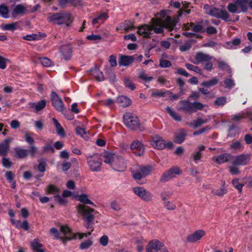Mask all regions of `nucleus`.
<instances>
[{
	"mask_svg": "<svg viewBox=\"0 0 252 252\" xmlns=\"http://www.w3.org/2000/svg\"><path fill=\"white\" fill-rule=\"evenodd\" d=\"M152 32L150 24H144L138 27L137 32L144 37H149Z\"/></svg>",
	"mask_w": 252,
	"mask_h": 252,
	"instance_id": "nucleus-20",
	"label": "nucleus"
},
{
	"mask_svg": "<svg viewBox=\"0 0 252 252\" xmlns=\"http://www.w3.org/2000/svg\"><path fill=\"white\" fill-rule=\"evenodd\" d=\"M194 59L195 60V63H199L210 61L213 59V57L202 52H199L196 54Z\"/></svg>",
	"mask_w": 252,
	"mask_h": 252,
	"instance_id": "nucleus-24",
	"label": "nucleus"
},
{
	"mask_svg": "<svg viewBox=\"0 0 252 252\" xmlns=\"http://www.w3.org/2000/svg\"><path fill=\"white\" fill-rule=\"evenodd\" d=\"M26 10V7L22 5L19 4L16 5L13 9L11 12L12 17H16L18 16H22Z\"/></svg>",
	"mask_w": 252,
	"mask_h": 252,
	"instance_id": "nucleus-26",
	"label": "nucleus"
},
{
	"mask_svg": "<svg viewBox=\"0 0 252 252\" xmlns=\"http://www.w3.org/2000/svg\"><path fill=\"white\" fill-rule=\"evenodd\" d=\"M110 207L112 209L116 211H119L122 209L120 203L116 200H113L111 202Z\"/></svg>",
	"mask_w": 252,
	"mask_h": 252,
	"instance_id": "nucleus-54",
	"label": "nucleus"
},
{
	"mask_svg": "<svg viewBox=\"0 0 252 252\" xmlns=\"http://www.w3.org/2000/svg\"><path fill=\"white\" fill-rule=\"evenodd\" d=\"M108 16L107 13H100L96 16L95 18L93 19L92 20V23L94 26L96 24H102L106 20L108 19Z\"/></svg>",
	"mask_w": 252,
	"mask_h": 252,
	"instance_id": "nucleus-27",
	"label": "nucleus"
},
{
	"mask_svg": "<svg viewBox=\"0 0 252 252\" xmlns=\"http://www.w3.org/2000/svg\"><path fill=\"white\" fill-rule=\"evenodd\" d=\"M159 65L161 67H168L171 65V63L168 60H162L160 61Z\"/></svg>",
	"mask_w": 252,
	"mask_h": 252,
	"instance_id": "nucleus-64",
	"label": "nucleus"
},
{
	"mask_svg": "<svg viewBox=\"0 0 252 252\" xmlns=\"http://www.w3.org/2000/svg\"><path fill=\"white\" fill-rule=\"evenodd\" d=\"M139 78L148 82H150L153 79V77L152 76H149L143 70L139 72Z\"/></svg>",
	"mask_w": 252,
	"mask_h": 252,
	"instance_id": "nucleus-51",
	"label": "nucleus"
},
{
	"mask_svg": "<svg viewBox=\"0 0 252 252\" xmlns=\"http://www.w3.org/2000/svg\"><path fill=\"white\" fill-rule=\"evenodd\" d=\"M116 102L120 106L123 107L128 106L131 103L130 99L125 96H120L118 97Z\"/></svg>",
	"mask_w": 252,
	"mask_h": 252,
	"instance_id": "nucleus-32",
	"label": "nucleus"
},
{
	"mask_svg": "<svg viewBox=\"0 0 252 252\" xmlns=\"http://www.w3.org/2000/svg\"><path fill=\"white\" fill-rule=\"evenodd\" d=\"M41 38V34H32L27 35L24 37V39L27 40H37Z\"/></svg>",
	"mask_w": 252,
	"mask_h": 252,
	"instance_id": "nucleus-50",
	"label": "nucleus"
},
{
	"mask_svg": "<svg viewBox=\"0 0 252 252\" xmlns=\"http://www.w3.org/2000/svg\"><path fill=\"white\" fill-rule=\"evenodd\" d=\"M151 30L155 33H162L164 32V29L166 28L169 31L172 30L175 25L174 21L170 17L165 18L164 22L162 19L153 18L150 23Z\"/></svg>",
	"mask_w": 252,
	"mask_h": 252,
	"instance_id": "nucleus-2",
	"label": "nucleus"
},
{
	"mask_svg": "<svg viewBox=\"0 0 252 252\" xmlns=\"http://www.w3.org/2000/svg\"><path fill=\"white\" fill-rule=\"evenodd\" d=\"M49 22L57 25L64 24L66 27L69 26L72 22L70 13L63 12L51 15L48 17Z\"/></svg>",
	"mask_w": 252,
	"mask_h": 252,
	"instance_id": "nucleus-3",
	"label": "nucleus"
},
{
	"mask_svg": "<svg viewBox=\"0 0 252 252\" xmlns=\"http://www.w3.org/2000/svg\"><path fill=\"white\" fill-rule=\"evenodd\" d=\"M130 149L139 156L142 155L145 151L143 144L138 140H135L131 144Z\"/></svg>",
	"mask_w": 252,
	"mask_h": 252,
	"instance_id": "nucleus-18",
	"label": "nucleus"
},
{
	"mask_svg": "<svg viewBox=\"0 0 252 252\" xmlns=\"http://www.w3.org/2000/svg\"><path fill=\"white\" fill-rule=\"evenodd\" d=\"M181 173L182 171L178 167H175L172 168L162 174L160 177V181L161 182H167Z\"/></svg>",
	"mask_w": 252,
	"mask_h": 252,
	"instance_id": "nucleus-12",
	"label": "nucleus"
},
{
	"mask_svg": "<svg viewBox=\"0 0 252 252\" xmlns=\"http://www.w3.org/2000/svg\"><path fill=\"white\" fill-rule=\"evenodd\" d=\"M0 16L4 18H8V9L6 6L0 5Z\"/></svg>",
	"mask_w": 252,
	"mask_h": 252,
	"instance_id": "nucleus-46",
	"label": "nucleus"
},
{
	"mask_svg": "<svg viewBox=\"0 0 252 252\" xmlns=\"http://www.w3.org/2000/svg\"><path fill=\"white\" fill-rule=\"evenodd\" d=\"M133 22L130 21H125L120 24V28H123L125 32L132 30L134 28Z\"/></svg>",
	"mask_w": 252,
	"mask_h": 252,
	"instance_id": "nucleus-38",
	"label": "nucleus"
},
{
	"mask_svg": "<svg viewBox=\"0 0 252 252\" xmlns=\"http://www.w3.org/2000/svg\"><path fill=\"white\" fill-rule=\"evenodd\" d=\"M166 110L169 115L176 121H180L182 119L181 117L173 111L169 106L166 107Z\"/></svg>",
	"mask_w": 252,
	"mask_h": 252,
	"instance_id": "nucleus-43",
	"label": "nucleus"
},
{
	"mask_svg": "<svg viewBox=\"0 0 252 252\" xmlns=\"http://www.w3.org/2000/svg\"><path fill=\"white\" fill-rule=\"evenodd\" d=\"M191 48V44L189 42H187L183 45L180 46V50L181 51H186Z\"/></svg>",
	"mask_w": 252,
	"mask_h": 252,
	"instance_id": "nucleus-63",
	"label": "nucleus"
},
{
	"mask_svg": "<svg viewBox=\"0 0 252 252\" xmlns=\"http://www.w3.org/2000/svg\"><path fill=\"white\" fill-rule=\"evenodd\" d=\"M46 101L44 100H40L37 103L31 102L29 103V107L35 112H37L43 109L46 106Z\"/></svg>",
	"mask_w": 252,
	"mask_h": 252,
	"instance_id": "nucleus-25",
	"label": "nucleus"
},
{
	"mask_svg": "<svg viewBox=\"0 0 252 252\" xmlns=\"http://www.w3.org/2000/svg\"><path fill=\"white\" fill-rule=\"evenodd\" d=\"M227 192V189L225 187V183L223 182L221 186L219 189H214L212 190V193L219 196H222Z\"/></svg>",
	"mask_w": 252,
	"mask_h": 252,
	"instance_id": "nucleus-29",
	"label": "nucleus"
},
{
	"mask_svg": "<svg viewBox=\"0 0 252 252\" xmlns=\"http://www.w3.org/2000/svg\"><path fill=\"white\" fill-rule=\"evenodd\" d=\"M41 63L45 67H49L52 65L51 61L47 58L43 57L40 59Z\"/></svg>",
	"mask_w": 252,
	"mask_h": 252,
	"instance_id": "nucleus-55",
	"label": "nucleus"
},
{
	"mask_svg": "<svg viewBox=\"0 0 252 252\" xmlns=\"http://www.w3.org/2000/svg\"><path fill=\"white\" fill-rule=\"evenodd\" d=\"M179 110L185 113H192L197 110H201L206 105L199 102H190L189 100H182L179 102Z\"/></svg>",
	"mask_w": 252,
	"mask_h": 252,
	"instance_id": "nucleus-4",
	"label": "nucleus"
},
{
	"mask_svg": "<svg viewBox=\"0 0 252 252\" xmlns=\"http://www.w3.org/2000/svg\"><path fill=\"white\" fill-rule=\"evenodd\" d=\"M233 1L237 4L240 13L246 12L249 7L252 8V0H233Z\"/></svg>",
	"mask_w": 252,
	"mask_h": 252,
	"instance_id": "nucleus-17",
	"label": "nucleus"
},
{
	"mask_svg": "<svg viewBox=\"0 0 252 252\" xmlns=\"http://www.w3.org/2000/svg\"><path fill=\"white\" fill-rule=\"evenodd\" d=\"M61 52L65 60L69 59L71 55L72 50L69 45L62 46L60 48Z\"/></svg>",
	"mask_w": 252,
	"mask_h": 252,
	"instance_id": "nucleus-30",
	"label": "nucleus"
},
{
	"mask_svg": "<svg viewBox=\"0 0 252 252\" xmlns=\"http://www.w3.org/2000/svg\"><path fill=\"white\" fill-rule=\"evenodd\" d=\"M103 158H104V162L109 164L116 171L122 172L126 168V162L121 157L115 153L108 152H105Z\"/></svg>",
	"mask_w": 252,
	"mask_h": 252,
	"instance_id": "nucleus-1",
	"label": "nucleus"
},
{
	"mask_svg": "<svg viewBox=\"0 0 252 252\" xmlns=\"http://www.w3.org/2000/svg\"><path fill=\"white\" fill-rule=\"evenodd\" d=\"M91 74L98 81L104 80V76L102 72L98 68H94L91 70Z\"/></svg>",
	"mask_w": 252,
	"mask_h": 252,
	"instance_id": "nucleus-39",
	"label": "nucleus"
},
{
	"mask_svg": "<svg viewBox=\"0 0 252 252\" xmlns=\"http://www.w3.org/2000/svg\"><path fill=\"white\" fill-rule=\"evenodd\" d=\"M232 184L234 187L239 192H241L242 191V188L244 186V184L240 183L239 182L238 179H235L232 180Z\"/></svg>",
	"mask_w": 252,
	"mask_h": 252,
	"instance_id": "nucleus-47",
	"label": "nucleus"
},
{
	"mask_svg": "<svg viewBox=\"0 0 252 252\" xmlns=\"http://www.w3.org/2000/svg\"><path fill=\"white\" fill-rule=\"evenodd\" d=\"M218 82L219 79L216 77H214L209 80L203 82L201 84V86L210 88L216 85Z\"/></svg>",
	"mask_w": 252,
	"mask_h": 252,
	"instance_id": "nucleus-40",
	"label": "nucleus"
},
{
	"mask_svg": "<svg viewBox=\"0 0 252 252\" xmlns=\"http://www.w3.org/2000/svg\"><path fill=\"white\" fill-rule=\"evenodd\" d=\"M78 213L81 214L83 218L89 223L94 219V210L90 207L83 204H80L77 207Z\"/></svg>",
	"mask_w": 252,
	"mask_h": 252,
	"instance_id": "nucleus-8",
	"label": "nucleus"
},
{
	"mask_svg": "<svg viewBox=\"0 0 252 252\" xmlns=\"http://www.w3.org/2000/svg\"><path fill=\"white\" fill-rule=\"evenodd\" d=\"M42 152L43 153H46L49 152L51 153H54V149L51 145L47 144L46 145L43 147Z\"/></svg>",
	"mask_w": 252,
	"mask_h": 252,
	"instance_id": "nucleus-59",
	"label": "nucleus"
},
{
	"mask_svg": "<svg viewBox=\"0 0 252 252\" xmlns=\"http://www.w3.org/2000/svg\"><path fill=\"white\" fill-rule=\"evenodd\" d=\"M227 9L232 13H240L239 8L235 2L229 3L227 6Z\"/></svg>",
	"mask_w": 252,
	"mask_h": 252,
	"instance_id": "nucleus-44",
	"label": "nucleus"
},
{
	"mask_svg": "<svg viewBox=\"0 0 252 252\" xmlns=\"http://www.w3.org/2000/svg\"><path fill=\"white\" fill-rule=\"evenodd\" d=\"M87 163L90 170L93 172H98L101 169V160L98 154H94L87 158Z\"/></svg>",
	"mask_w": 252,
	"mask_h": 252,
	"instance_id": "nucleus-7",
	"label": "nucleus"
},
{
	"mask_svg": "<svg viewBox=\"0 0 252 252\" xmlns=\"http://www.w3.org/2000/svg\"><path fill=\"white\" fill-rule=\"evenodd\" d=\"M205 146L200 145L198 147V150L193 153L191 155V158L194 162L197 163L200 160L202 157L201 151L205 150Z\"/></svg>",
	"mask_w": 252,
	"mask_h": 252,
	"instance_id": "nucleus-28",
	"label": "nucleus"
},
{
	"mask_svg": "<svg viewBox=\"0 0 252 252\" xmlns=\"http://www.w3.org/2000/svg\"><path fill=\"white\" fill-rule=\"evenodd\" d=\"M226 102V98L224 96L217 98L215 102V105L218 106H221L225 104Z\"/></svg>",
	"mask_w": 252,
	"mask_h": 252,
	"instance_id": "nucleus-52",
	"label": "nucleus"
},
{
	"mask_svg": "<svg viewBox=\"0 0 252 252\" xmlns=\"http://www.w3.org/2000/svg\"><path fill=\"white\" fill-rule=\"evenodd\" d=\"M93 244L92 241L91 239L87 240L80 244V248L82 250L89 248Z\"/></svg>",
	"mask_w": 252,
	"mask_h": 252,
	"instance_id": "nucleus-57",
	"label": "nucleus"
},
{
	"mask_svg": "<svg viewBox=\"0 0 252 252\" xmlns=\"http://www.w3.org/2000/svg\"><path fill=\"white\" fill-rule=\"evenodd\" d=\"M133 61L132 56H122L119 61V63L122 66H127Z\"/></svg>",
	"mask_w": 252,
	"mask_h": 252,
	"instance_id": "nucleus-36",
	"label": "nucleus"
},
{
	"mask_svg": "<svg viewBox=\"0 0 252 252\" xmlns=\"http://www.w3.org/2000/svg\"><path fill=\"white\" fill-rule=\"evenodd\" d=\"M31 246L34 250L36 251L37 252H44L43 250L40 249L42 247V244L36 239H34L31 243Z\"/></svg>",
	"mask_w": 252,
	"mask_h": 252,
	"instance_id": "nucleus-45",
	"label": "nucleus"
},
{
	"mask_svg": "<svg viewBox=\"0 0 252 252\" xmlns=\"http://www.w3.org/2000/svg\"><path fill=\"white\" fill-rule=\"evenodd\" d=\"M151 145L156 149L160 150L165 148L166 143L161 137L156 135L153 137L151 140Z\"/></svg>",
	"mask_w": 252,
	"mask_h": 252,
	"instance_id": "nucleus-19",
	"label": "nucleus"
},
{
	"mask_svg": "<svg viewBox=\"0 0 252 252\" xmlns=\"http://www.w3.org/2000/svg\"><path fill=\"white\" fill-rule=\"evenodd\" d=\"M174 193L173 190L169 188L164 189L160 193L162 200H167L170 199Z\"/></svg>",
	"mask_w": 252,
	"mask_h": 252,
	"instance_id": "nucleus-35",
	"label": "nucleus"
},
{
	"mask_svg": "<svg viewBox=\"0 0 252 252\" xmlns=\"http://www.w3.org/2000/svg\"><path fill=\"white\" fill-rule=\"evenodd\" d=\"M11 141L10 138L5 139L0 143V155L4 156L7 155L9 150V143Z\"/></svg>",
	"mask_w": 252,
	"mask_h": 252,
	"instance_id": "nucleus-22",
	"label": "nucleus"
},
{
	"mask_svg": "<svg viewBox=\"0 0 252 252\" xmlns=\"http://www.w3.org/2000/svg\"><path fill=\"white\" fill-rule=\"evenodd\" d=\"M153 170V167L152 166L141 167L136 165L131 168L133 178L137 181L149 175Z\"/></svg>",
	"mask_w": 252,
	"mask_h": 252,
	"instance_id": "nucleus-6",
	"label": "nucleus"
},
{
	"mask_svg": "<svg viewBox=\"0 0 252 252\" xmlns=\"http://www.w3.org/2000/svg\"><path fill=\"white\" fill-rule=\"evenodd\" d=\"M132 190L136 195L144 201H149L152 199V194L142 187H135L133 188Z\"/></svg>",
	"mask_w": 252,
	"mask_h": 252,
	"instance_id": "nucleus-11",
	"label": "nucleus"
},
{
	"mask_svg": "<svg viewBox=\"0 0 252 252\" xmlns=\"http://www.w3.org/2000/svg\"><path fill=\"white\" fill-rule=\"evenodd\" d=\"M250 160V156L248 154H241L234 157L232 164L235 166L247 165Z\"/></svg>",
	"mask_w": 252,
	"mask_h": 252,
	"instance_id": "nucleus-15",
	"label": "nucleus"
},
{
	"mask_svg": "<svg viewBox=\"0 0 252 252\" xmlns=\"http://www.w3.org/2000/svg\"><path fill=\"white\" fill-rule=\"evenodd\" d=\"M164 207L169 210H173L175 209L176 206L171 201H170L168 200H164Z\"/></svg>",
	"mask_w": 252,
	"mask_h": 252,
	"instance_id": "nucleus-56",
	"label": "nucleus"
},
{
	"mask_svg": "<svg viewBox=\"0 0 252 252\" xmlns=\"http://www.w3.org/2000/svg\"><path fill=\"white\" fill-rule=\"evenodd\" d=\"M230 149L235 151H242L243 149V146L240 141H232L230 146Z\"/></svg>",
	"mask_w": 252,
	"mask_h": 252,
	"instance_id": "nucleus-42",
	"label": "nucleus"
},
{
	"mask_svg": "<svg viewBox=\"0 0 252 252\" xmlns=\"http://www.w3.org/2000/svg\"><path fill=\"white\" fill-rule=\"evenodd\" d=\"M204 9L206 13L212 16L221 19L226 22L231 21L229 14L224 10L214 7L208 4L204 5Z\"/></svg>",
	"mask_w": 252,
	"mask_h": 252,
	"instance_id": "nucleus-5",
	"label": "nucleus"
},
{
	"mask_svg": "<svg viewBox=\"0 0 252 252\" xmlns=\"http://www.w3.org/2000/svg\"><path fill=\"white\" fill-rule=\"evenodd\" d=\"M52 121L56 127L57 134L62 137H64L65 136V133L63 126L55 118H53Z\"/></svg>",
	"mask_w": 252,
	"mask_h": 252,
	"instance_id": "nucleus-31",
	"label": "nucleus"
},
{
	"mask_svg": "<svg viewBox=\"0 0 252 252\" xmlns=\"http://www.w3.org/2000/svg\"><path fill=\"white\" fill-rule=\"evenodd\" d=\"M124 82L125 86L133 91L135 89V86L132 82L127 77H125L124 79Z\"/></svg>",
	"mask_w": 252,
	"mask_h": 252,
	"instance_id": "nucleus-49",
	"label": "nucleus"
},
{
	"mask_svg": "<svg viewBox=\"0 0 252 252\" xmlns=\"http://www.w3.org/2000/svg\"><path fill=\"white\" fill-rule=\"evenodd\" d=\"M186 67L189 70L194 71L197 73H200L201 70L196 66H194L189 63L186 64Z\"/></svg>",
	"mask_w": 252,
	"mask_h": 252,
	"instance_id": "nucleus-58",
	"label": "nucleus"
},
{
	"mask_svg": "<svg viewBox=\"0 0 252 252\" xmlns=\"http://www.w3.org/2000/svg\"><path fill=\"white\" fill-rule=\"evenodd\" d=\"M61 232L64 235L66 240H71L72 239L78 238L81 239L84 237H87L90 235L91 232H88L87 233H77L76 235H73L70 231V229L67 226L62 225L60 228Z\"/></svg>",
	"mask_w": 252,
	"mask_h": 252,
	"instance_id": "nucleus-10",
	"label": "nucleus"
},
{
	"mask_svg": "<svg viewBox=\"0 0 252 252\" xmlns=\"http://www.w3.org/2000/svg\"><path fill=\"white\" fill-rule=\"evenodd\" d=\"M77 199L82 203L87 204L94 205V203L89 199L87 194L83 193L77 196Z\"/></svg>",
	"mask_w": 252,
	"mask_h": 252,
	"instance_id": "nucleus-41",
	"label": "nucleus"
},
{
	"mask_svg": "<svg viewBox=\"0 0 252 252\" xmlns=\"http://www.w3.org/2000/svg\"><path fill=\"white\" fill-rule=\"evenodd\" d=\"M87 39L91 41H98L101 39V36L97 34H92L87 36Z\"/></svg>",
	"mask_w": 252,
	"mask_h": 252,
	"instance_id": "nucleus-61",
	"label": "nucleus"
},
{
	"mask_svg": "<svg viewBox=\"0 0 252 252\" xmlns=\"http://www.w3.org/2000/svg\"><path fill=\"white\" fill-rule=\"evenodd\" d=\"M208 119H202L201 118H199L195 120H193L191 123L189 124V126L191 127H192L193 128L195 129L203 124H205L208 122Z\"/></svg>",
	"mask_w": 252,
	"mask_h": 252,
	"instance_id": "nucleus-34",
	"label": "nucleus"
},
{
	"mask_svg": "<svg viewBox=\"0 0 252 252\" xmlns=\"http://www.w3.org/2000/svg\"><path fill=\"white\" fill-rule=\"evenodd\" d=\"M224 84L225 85L226 88H228L229 89H231L233 88L234 85L235 83L234 81L231 79H226L224 80Z\"/></svg>",
	"mask_w": 252,
	"mask_h": 252,
	"instance_id": "nucleus-60",
	"label": "nucleus"
},
{
	"mask_svg": "<svg viewBox=\"0 0 252 252\" xmlns=\"http://www.w3.org/2000/svg\"><path fill=\"white\" fill-rule=\"evenodd\" d=\"M164 245L157 240L151 241L147 246V252H161Z\"/></svg>",
	"mask_w": 252,
	"mask_h": 252,
	"instance_id": "nucleus-14",
	"label": "nucleus"
},
{
	"mask_svg": "<svg viewBox=\"0 0 252 252\" xmlns=\"http://www.w3.org/2000/svg\"><path fill=\"white\" fill-rule=\"evenodd\" d=\"M18 27L17 23H12L11 24H5L2 26V29L4 30L13 31Z\"/></svg>",
	"mask_w": 252,
	"mask_h": 252,
	"instance_id": "nucleus-48",
	"label": "nucleus"
},
{
	"mask_svg": "<svg viewBox=\"0 0 252 252\" xmlns=\"http://www.w3.org/2000/svg\"><path fill=\"white\" fill-rule=\"evenodd\" d=\"M123 120L125 124L130 129H135L139 126V121L138 117L130 113L125 114Z\"/></svg>",
	"mask_w": 252,
	"mask_h": 252,
	"instance_id": "nucleus-9",
	"label": "nucleus"
},
{
	"mask_svg": "<svg viewBox=\"0 0 252 252\" xmlns=\"http://www.w3.org/2000/svg\"><path fill=\"white\" fill-rule=\"evenodd\" d=\"M51 101L55 108L60 112L63 110L64 105L63 102L59 95L55 92H52L51 95Z\"/></svg>",
	"mask_w": 252,
	"mask_h": 252,
	"instance_id": "nucleus-16",
	"label": "nucleus"
},
{
	"mask_svg": "<svg viewBox=\"0 0 252 252\" xmlns=\"http://www.w3.org/2000/svg\"><path fill=\"white\" fill-rule=\"evenodd\" d=\"M205 231L203 229H198L189 234L186 238L189 243H196L200 241L205 235Z\"/></svg>",
	"mask_w": 252,
	"mask_h": 252,
	"instance_id": "nucleus-13",
	"label": "nucleus"
},
{
	"mask_svg": "<svg viewBox=\"0 0 252 252\" xmlns=\"http://www.w3.org/2000/svg\"><path fill=\"white\" fill-rule=\"evenodd\" d=\"M45 192L47 194H53L55 196L59 193L60 189L56 186L49 185L46 188Z\"/></svg>",
	"mask_w": 252,
	"mask_h": 252,
	"instance_id": "nucleus-37",
	"label": "nucleus"
},
{
	"mask_svg": "<svg viewBox=\"0 0 252 252\" xmlns=\"http://www.w3.org/2000/svg\"><path fill=\"white\" fill-rule=\"evenodd\" d=\"M218 63L219 68L222 70H227L229 73L231 72V69L226 63L221 61H218Z\"/></svg>",
	"mask_w": 252,
	"mask_h": 252,
	"instance_id": "nucleus-53",
	"label": "nucleus"
},
{
	"mask_svg": "<svg viewBox=\"0 0 252 252\" xmlns=\"http://www.w3.org/2000/svg\"><path fill=\"white\" fill-rule=\"evenodd\" d=\"M187 132L184 129H180L174 134V141L176 143L181 144L185 140Z\"/></svg>",
	"mask_w": 252,
	"mask_h": 252,
	"instance_id": "nucleus-23",
	"label": "nucleus"
},
{
	"mask_svg": "<svg viewBox=\"0 0 252 252\" xmlns=\"http://www.w3.org/2000/svg\"><path fill=\"white\" fill-rule=\"evenodd\" d=\"M15 157L18 158H24L28 155V151L26 149L21 148H15Z\"/></svg>",
	"mask_w": 252,
	"mask_h": 252,
	"instance_id": "nucleus-33",
	"label": "nucleus"
},
{
	"mask_svg": "<svg viewBox=\"0 0 252 252\" xmlns=\"http://www.w3.org/2000/svg\"><path fill=\"white\" fill-rule=\"evenodd\" d=\"M231 155L228 153H224L217 156L212 157V160L219 164L227 162L231 158Z\"/></svg>",
	"mask_w": 252,
	"mask_h": 252,
	"instance_id": "nucleus-21",
	"label": "nucleus"
},
{
	"mask_svg": "<svg viewBox=\"0 0 252 252\" xmlns=\"http://www.w3.org/2000/svg\"><path fill=\"white\" fill-rule=\"evenodd\" d=\"M108 62L112 67H115L117 66L116 57L112 55L109 57Z\"/></svg>",
	"mask_w": 252,
	"mask_h": 252,
	"instance_id": "nucleus-62",
	"label": "nucleus"
}]
</instances>
